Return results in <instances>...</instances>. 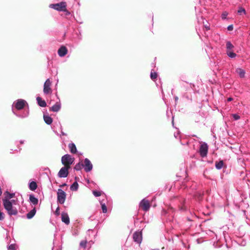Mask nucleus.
Segmentation results:
<instances>
[{"label":"nucleus","instance_id":"46","mask_svg":"<svg viewBox=\"0 0 250 250\" xmlns=\"http://www.w3.org/2000/svg\"><path fill=\"white\" fill-rule=\"evenodd\" d=\"M94 243V242L92 240L89 241L88 244L90 245V246Z\"/></svg>","mask_w":250,"mask_h":250},{"label":"nucleus","instance_id":"35","mask_svg":"<svg viewBox=\"0 0 250 250\" xmlns=\"http://www.w3.org/2000/svg\"><path fill=\"white\" fill-rule=\"evenodd\" d=\"M203 23H204V26L206 28V30H209V29H210L209 24L208 22H207V23H206L204 22H203Z\"/></svg>","mask_w":250,"mask_h":250},{"label":"nucleus","instance_id":"17","mask_svg":"<svg viewBox=\"0 0 250 250\" xmlns=\"http://www.w3.org/2000/svg\"><path fill=\"white\" fill-rule=\"evenodd\" d=\"M38 104L39 106L44 107L46 106V103L44 100H42L40 97H37L36 98Z\"/></svg>","mask_w":250,"mask_h":250},{"label":"nucleus","instance_id":"52","mask_svg":"<svg viewBox=\"0 0 250 250\" xmlns=\"http://www.w3.org/2000/svg\"><path fill=\"white\" fill-rule=\"evenodd\" d=\"M167 220L169 221H170L171 220V218H169L167 219Z\"/></svg>","mask_w":250,"mask_h":250},{"label":"nucleus","instance_id":"34","mask_svg":"<svg viewBox=\"0 0 250 250\" xmlns=\"http://www.w3.org/2000/svg\"><path fill=\"white\" fill-rule=\"evenodd\" d=\"M232 116L234 120H238L240 118V116L237 114H233Z\"/></svg>","mask_w":250,"mask_h":250},{"label":"nucleus","instance_id":"53","mask_svg":"<svg viewBox=\"0 0 250 250\" xmlns=\"http://www.w3.org/2000/svg\"><path fill=\"white\" fill-rule=\"evenodd\" d=\"M194 217H195V215H192V218Z\"/></svg>","mask_w":250,"mask_h":250},{"label":"nucleus","instance_id":"7","mask_svg":"<svg viewBox=\"0 0 250 250\" xmlns=\"http://www.w3.org/2000/svg\"><path fill=\"white\" fill-rule=\"evenodd\" d=\"M208 144L204 142L200 146L199 153L200 156L204 158L207 156L208 152Z\"/></svg>","mask_w":250,"mask_h":250},{"label":"nucleus","instance_id":"38","mask_svg":"<svg viewBox=\"0 0 250 250\" xmlns=\"http://www.w3.org/2000/svg\"><path fill=\"white\" fill-rule=\"evenodd\" d=\"M4 218V213L0 211V221L2 220Z\"/></svg>","mask_w":250,"mask_h":250},{"label":"nucleus","instance_id":"16","mask_svg":"<svg viewBox=\"0 0 250 250\" xmlns=\"http://www.w3.org/2000/svg\"><path fill=\"white\" fill-rule=\"evenodd\" d=\"M29 201L33 205H36L38 204L39 200L38 199L36 198L33 194H30Z\"/></svg>","mask_w":250,"mask_h":250},{"label":"nucleus","instance_id":"28","mask_svg":"<svg viewBox=\"0 0 250 250\" xmlns=\"http://www.w3.org/2000/svg\"><path fill=\"white\" fill-rule=\"evenodd\" d=\"M87 243L88 242L86 239L85 240H82L80 243V247L82 248L85 249Z\"/></svg>","mask_w":250,"mask_h":250},{"label":"nucleus","instance_id":"45","mask_svg":"<svg viewBox=\"0 0 250 250\" xmlns=\"http://www.w3.org/2000/svg\"><path fill=\"white\" fill-rule=\"evenodd\" d=\"M227 100L228 102H230L233 100V98L231 97H229Z\"/></svg>","mask_w":250,"mask_h":250},{"label":"nucleus","instance_id":"11","mask_svg":"<svg viewBox=\"0 0 250 250\" xmlns=\"http://www.w3.org/2000/svg\"><path fill=\"white\" fill-rule=\"evenodd\" d=\"M133 239L134 242L140 244L142 241V234L141 231H136L133 234Z\"/></svg>","mask_w":250,"mask_h":250},{"label":"nucleus","instance_id":"1","mask_svg":"<svg viewBox=\"0 0 250 250\" xmlns=\"http://www.w3.org/2000/svg\"><path fill=\"white\" fill-rule=\"evenodd\" d=\"M28 103L23 99H20L14 101L12 104V112L17 117L21 118H25L29 116V112L28 108L25 109L22 113H18L16 110H21L26 106H28Z\"/></svg>","mask_w":250,"mask_h":250},{"label":"nucleus","instance_id":"22","mask_svg":"<svg viewBox=\"0 0 250 250\" xmlns=\"http://www.w3.org/2000/svg\"><path fill=\"white\" fill-rule=\"evenodd\" d=\"M100 203L101 205V208H102L103 212L104 213H106L107 211V208H106L105 203L104 202V200L103 199V200H100Z\"/></svg>","mask_w":250,"mask_h":250},{"label":"nucleus","instance_id":"43","mask_svg":"<svg viewBox=\"0 0 250 250\" xmlns=\"http://www.w3.org/2000/svg\"><path fill=\"white\" fill-rule=\"evenodd\" d=\"M91 232V233H93V230H91V229H88V230H87V234H88V235H90V233Z\"/></svg>","mask_w":250,"mask_h":250},{"label":"nucleus","instance_id":"6","mask_svg":"<svg viewBox=\"0 0 250 250\" xmlns=\"http://www.w3.org/2000/svg\"><path fill=\"white\" fill-rule=\"evenodd\" d=\"M51 83L52 82L49 79H47L44 82L43 89L44 94L48 95L52 93V90L50 87Z\"/></svg>","mask_w":250,"mask_h":250},{"label":"nucleus","instance_id":"19","mask_svg":"<svg viewBox=\"0 0 250 250\" xmlns=\"http://www.w3.org/2000/svg\"><path fill=\"white\" fill-rule=\"evenodd\" d=\"M36 212V208H34L32 209H31L28 213L26 214V217L28 219H32L35 215Z\"/></svg>","mask_w":250,"mask_h":250},{"label":"nucleus","instance_id":"21","mask_svg":"<svg viewBox=\"0 0 250 250\" xmlns=\"http://www.w3.org/2000/svg\"><path fill=\"white\" fill-rule=\"evenodd\" d=\"M29 188L32 191L35 190L37 188V184L36 182L32 181L29 184Z\"/></svg>","mask_w":250,"mask_h":250},{"label":"nucleus","instance_id":"13","mask_svg":"<svg viewBox=\"0 0 250 250\" xmlns=\"http://www.w3.org/2000/svg\"><path fill=\"white\" fill-rule=\"evenodd\" d=\"M68 52L67 48L63 45L61 46L58 50V54L61 57L65 56Z\"/></svg>","mask_w":250,"mask_h":250},{"label":"nucleus","instance_id":"50","mask_svg":"<svg viewBox=\"0 0 250 250\" xmlns=\"http://www.w3.org/2000/svg\"><path fill=\"white\" fill-rule=\"evenodd\" d=\"M173 119H174V117L173 116V117H172V124L173 126H174V121H173Z\"/></svg>","mask_w":250,"mask_h":250},{"label":"nucleus","instance_id":"36","mask_svg":"<svg viewBox=\"0 0 250 250\" xmlns=\"http://www.w3.org/2000/svg\"><path fill=\"white\" fill-rule=\"evenodd\" d=\"M8 249L11 250H15L16 245L15 244H11L8 246Z\"/></svg>","mask_w":250,"mask_h":250},{"label":"nucleus","instance_id":"10","mask_svg":"<svg viewBox=\"0 0 250 250\" xmlns=\"http://www.w3.org/2000/svg\"><path fill=\"white\" fill-rule=\"evenodd\" d=\"M70 167H68L64 166L63 167H62L60 170H59L58 176L60 178H66L67 177L69 172L68 169Z\"/></svg>","mask_w":250,"mask_h":250},{"label":"nucleus","instance_id":"15","mask_svg":"<svg viewBox=\"0 0 250 250\" xmlns=\"http://www.w3.org/2000/svg\"><path fill=\"white\" fill-rule=\"evenodd\" d=\"M61 218L62 222L66 225H68L70 223V219L67 213L62 212L61 214Z\"/></svg>","mask_w":250,"mask_h":250},{"label":"nucleus","instance_id":"32","mask_svg":"<svg viewBox=\"0 0 250 250\" xmlns=\"http://www.w3.org/2000/svg\"><path fill=\"white\" fill-rule=\"evenodd\" d=\"M93 194L95 197H99L101 195V192L97 190H93Z\"/></svg>","mask_w":250,"mask_h":250},{"label":"nucleus","instance_id":"20","mask_svg":"<svg viewBox=\"0 0 250 250\" xmlns=\"http://www.w3.org/2000/svg\"><path fill=\"white\" fill-rule=\"evenodd\" d=\"M43 119L45 123L48 125H51L53 122L52 118L48 115H44Z\"/></svg>","mask_w":250,"mask_h":250},{"label":"nucleus","instance_id":"40","mask_svg":"<svg viewBox=\"0 0 250 250\" xmlns=\"http://www.w3.org/2000/svg\"><path fill=\"white\" fill-rule=\"evenodd\" d=\"M60 128L61 129V134H62V135H63V136L66 135V134L62 131V125H60Z\"/></svg>","mask_w":250,"mask_h":250},{"label":"nucleus","instance_id":"2","mask_svg":"<svg viewBox=\"0 0 250 250\" xmlns=\"http://www.w3.org/2000/svg\"><path fill=\"white\" fill-rule=\"evenodd\" d=\"M2 203L4 208L8 215L10 216L17 215L18 213V209L12 205L10 201L5 200L4 202H2Z\"/></svg>","mask_w":250,"mask_h":250},{"label":"nucleus","instance_id":"9","mask_svg":"<svg viewBox=\"0 0 250 250\" xmlns=\"http://www.w3.org/2000/svg\"><path fill=\"white\" fill-rule=\"evenodd\" d=\"M83 168L86 172H90L93 168V165L88 158H85L83 163Z\"/></svg>","mask_w":250,"mask_h":250},{"label":"nucleus","instance_id":"8","mask_svg":"<svg viewBox=\"0 0 250 250\" xmlns=\"http://www.w3.org/2000/svg\"><path fill=\"white\" fill-rule=\"evenodd\" d=\"M139 207L146 212L148 211L150 208L148 200H146V198H144L140 202Z\"/></svg>","mask_w":250,"mask_h":250},{"label":"nucleus","instance_id":"4","mask_svg":"<svg viewBox=\"0 0 250 250\" xmlns=\"http://www.w3.org/2000/svg\"><path fill=\"white\" fill-rule=\"evenodd\" d=\"M66 197V193L61 188H59L57 191V202L61 204H63L65 201Z\"/></svg>","mask_w":250,"mask_h":250},{"label":"nucleus","instance_id":"30","mask_svg":"<svg viewBox=\"0 0 250 250\" xmlns=\"http://www.w3.org/2000/svg\"><path fill=\"white\" fill-rule=\"evenodd\" d=\"M157 73L156 72H151V73H150V78L152 80H155L157 77Z\"/></svg>","mask_w":250,"mask_h":250},{"label":"nucleus","instance_id":"18","mask_svg":"<svg viewBox=\"0 0 250 250\" xmlns=\"http://www.w3.org/2000/svg\"><path fill=\"white\" fill-rule=\"evenodd\" d=\"M68 147L71 153L75 154L77 152V148L75 145L74 143H71L69 144Z\"/></svg>","mask_w":250,"mask_h":250},{"label":"nucleus","instance_id":"29","mask_svg":"<svg viewBox=\"0 0 250 250\" xmlns=\"http://www.w3.org/2000/svg\"><path fill=\"white\" fill-rule=\"evenodd\" d=\"M227 55L230 58H234L236 56V54L230 51H227Z\"/></svg>","mask_w":250,"mask_h":250},{"label":"nucleus","instance_id":"39","mask_svg":"<svg viewBox=\"0 0 250 250\" xmlns=\"http://www.w3.org/2000/svg\"><path fill=\"white\" fill-rule=\"evenodd\" d=\"M233 29V26L232 24L229 25L228 26L227 29L229 31H232Z\"/></svg>","mask_w":250,"mask_h":250},{"label":"nucleus","instance_id":"48","mask_svg":"<svg viewBox=\"0 0 250 250\" xmlns=\"http://www.w3.org/2000/svg\"><path fill=\"white\" fill-rule=\"evenodd\" d=\"M65 186H66V184L65 183H64V184H62V185H60V187L62 188V187H63Z\"/></svg>","mask_w":250,"mask_h":250},{"label":"nucleus","instance_id":"14","mask_svg":"<svg viewBox=\"0 0 250 250\" xmlns=\"http://www.w3.org/2000/svg\"><path fill=\"white\" fill-rule=\"evenodd\" d=\"M4 197L2 198V202H4L5 200L10 201V199L14 198L15 194V193H10L8 191H6L4 193Z\"/></svg>","mask_w":250,"mask_h":250},{"label":"nucleus","instance_id":"23","mask_svg":"<svg viewBox=\"0 0 250 250\" xmlns=\"http://www.w3.org/2000/svg\"><path fill=\"white\" fill-rule=\"evenodd\" d=\"M236 72L238 74L240 78H242L245 77V71L242 68H237L236 70Z\"/></svg>","mask_w":250,"mask_h":250},{"label":"nucleus","instance_id":"12","mask_svg":"<svg viewBox=\"0 0 250 250\" xmlns=\"http://www.w3.org/2000/svg\"><path fill=\"white\" fill-rule=\"evenodd\" d=\"M56 96L57 97V98L59 99V97H58L57 94H56ZM61 108V104L60 102V100H59L58 102H57L54 105H53L50 108V110L53 112H58Z\"/></svg>","mask_w":250,"mask_h":250},{"label":"nucleus","instance_id":"42","mask_svg":"<svg viewBox=\"0 0 250 250\" xmlns=\"http://www.w3.org/2000/svg\"><path fill=\"white\" fill-rule=\"evenodd\" d=\"M179 134V131L177 133H174V135L175 138L177 139L178 138Z\"/></svg>","mask_w":250,"mask_h":250},{"label":"nucleus","instance_id":"31","mask_svg":"<svg viewBox=\"0 0 250 250\" xmlns=\"http://www.w3.org/2000/svg\"><path fill=\"white\" fill-rule=\"evenodd\" d=\"M228 12L227 11H224L221 15V18L223 20L227 19V17L228 15Z\"/></svg>","mask_w":250,"mask_h":250},{"label":"nucleus","instance_id":"49","mask_svg":"<svg viewBox=\"0 0 250 250\" xmlns=\"http://www.w3.org/2000/svg\"><path fill=\"white\" fill-rule=\"evenodd\" d=\"M187 219L188 221H192V219L190 218H189V217H187Z\"/></svg>","mask_w":250,"mask_h":250},{"label":"nucleus","instance_id":"33","mask_svg":"<svg viewBox=\"0 0 250 250\" xmlns=\"http://www.w3.org/2000/svg\"><path fill=\"white\" fill-rule=\"evenodd\" d=\"M237 12L239 14H241L242 13H243L245 14H246V10L242 7H239Z\"/></svg>","mask_w":250,"mask_h":250},{"label":"nucleus","instance_id":"44","mask_svg":"<svg viewBox=\"0 0 250 250\" xmlns=\"http://www.w3.org/2000/svg\"><path fill=\"white\" fill-rule=\"evenodd\" d=\"M56 213L57 214H59V208L58 207L56 210Z\"/></svg>","mask_w":250,"mask_h":250},{"label":"nucleus","instance_id":"25","mask_svg":"<svg viewBox=\"0 0 250 250\" xmlns=\"http://www.w3.org/2000/svg\"><path fill=\"white\" fill-rule=\"evenodd\" d=\"M79 188V185L77 181L74 182L70 186V189L72 191H77Z\"/></svg>","mask_w":250,"mask_h":250},{"label":"nucleus","instance_id":"47","mask_svg":"<svg viewBox=\"0 0 250 250\" xmlns=\"http://www.w3.org/2000/svg\"><path fill=\"white\" fill-rule=\"evenodd\" d=\"M174 100H175V101L176 102H177L178 101V97L177 96H175V97H174Z\"/></svg>","mask_w":250,"mask_h":250},{"label":"nucleus","instance_id":"37","mask_svg":"<svg viewBox=\"0 0 250 250\" xmlns=\"http://www.w3.org/2000/svg\"><path fill=\"white\" fill-rule=\"evenodd\" d=\"M170 210H169L167 212L166 210L163 209L162 211V215L163 216H167V213H170Z\"/></svg>","mask_w":250,"mask_h":250},{"label":"nucleus","instance_id":"27","mask_svg":"<svg viewBox=\"0 0 250 250\" xmlns=\"http://www.w3.org/2000/svg\"><path fill=\"white\" fill-rule=\"evenodd\" d=\"M83 168V163L80 162L77 163L74 167V169L76 171H79Z\"/></svg>","mask_w":250,"mask_h":250},{"label":"nucleus","instance_id":"3","mask_svg":"<svg viewBox=\"0 0 250 250\" xmlns=\"http://www.w3.org/2000/svg\"><path fill=\"white\" fill-rule=\"evenodd\" d=\"M62 163L64 166L70 167V166L74 163V158L69 154H65L62 157Z\"/></svg>","mask_w":250,"mask_h":250},{"label":"nucleus","instance_id":"26","mask_svg":"<svg viewBox=\"0 0 250 250\" xmlns=\"http://www.w3.org/2000/svg\"><path fill=\"white\" fill-rule=\"evenodd\" d=\"M224 165V163L223 161H220L219 162H216L215 163V167L217 169H221Z\"/></svg>","mask_w":250,"mask_h":250},{"label":"nucleus","instance_id":"24","mask_svg":"<svg viewBox=\"0 0 250 250\" xmlns=\"http://www.w3.org/2000/svg\"><path fill=\"white\" fill-rule=\"evenodd\" d=\"M234 46V45L231 43L229 41H227L226 42V49L227 51H231L233 48Z\"/></svg>","mask_w":250,"mask_h":250},{"label":"nucleus","instance_id":"51","mask_svg":"<svg viewBox=\"0 0 250 250\" xmlns=\"http://www.w3.org/2000/svg\"><path fill=\"white\" fill-rule=\"evenodd\" d=\"M20 143H21V144H23V143H24V141H23V140H21V141H20Z\"/></svg>","mask_w":250,"mask_h":250},{"label":"nucleus","instance_id":"41","mask_svg":"<svg viewBox=\"0 0 250 250\" xmlns=\"http://www.w3.org/2000/svg\"><path fill=\"white\" fill-rule=\"evenodd\" d=\"M10 201L12 203V205H14V206L15 205H16V203L17 202L16 200H14V199H12V200L10 199Z\"/></svg>","mask_w":250,"mask_h":250},{"label":"nucleus","instance_id":"5","mask_svg":"<svg viewBox=\"0 0 250 250\" xmlns=\"http://www.w3.org/2000/svg\"><path fill=\"white\" fill-rule=\"evenodd\" d=\"M66 4L65 2H61L56 4H51L49 5L50 8L59 11H64V9L66 8Z\"/></svg>","mask_w":250,"mask_h":250}]
</instances>
